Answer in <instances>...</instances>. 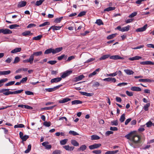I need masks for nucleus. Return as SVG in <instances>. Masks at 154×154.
Segmentation results:
<instances>
[{
  "label": "nucleus",
  "instance_id": "11",
  "mask_svg": "<svg viewBox=\"0 0 154 154\" xmlns=\"http://www.w3.org/2000/svg\"><path fill=\"white\" fill-rule=\"evenodd\" d=\"M33 34V33H31L30 31H26L22 33V35L25 36H26L27 35H32Z\"/></svg>",
  "mask_w": 154,
  "mask_h": 154
},
{
  "label": "nucleus",
  "instance_id": "25",
  "mask_svg": "<svg viewBox=\"0 0 154 154\" xmlns=\"http://www.w3.org/2000/svg\"><path fill=\"white\" fill-rule=\"evenodd\" d=\"M54 49L52 48H49L46 50L45 52V54H48L51 53L53 54Z\"/></svg>",
  "mask_w": 154,
  "mask_h": 154
},
{
  "label": "nucleus",
  "instance_id": "46",
  "mask_svg": "<svg viewBox=\"0 0 154 154\" xmlns=\"http://www.w3.org/2000/svg\"><path fill=\"white\" fill-rule=\"evenodd\" d=\"M69 133L70 134L73 135L74 136L78 135L79 134L76 132L73 131H69Z\"/></svg>",
  "mask_w": 154,
  "mask_h": 154
},
{
  "label": "nucleus",
  "instance_id": "42",
  "mask_svg": "<svg viewBox=\"0 0 154 154\" xmlns=\"http://www.w3.org/2000/svg\"><path fill=\"white\" fill-rule=\"evenodd\" d=\"M61 26H51V28H53V30H60L61 28Z\"/></svg>",
  "mask_w": 154,
  "mask_h": 154
},
{
  "label": "nucleus",
  "instance_id": "31",
  "mask_svg": "<svg viewBox=\"0 0 154 154\" xmlns=\"http://www.w3.org/2000/svg\"><path fill=\"white\" fill-rule=\"evenodd\" d=\"M71 143L75 146H78L79 145V143L75 140H72L71 141Z\"/></svg>",
  "mask_w": 154,
  "mask_h": 154
},
{
  "label": "nucleus",
  "instance_id": "24",
  "mask_svg": "<svg viewBox=\"0 0 154 154\" xmlns=\"http://www.w3.org/2000/svg\"><path fill=\"white\" fill-rule=\"evenodd\" d=\"M124 71L126 74L128 75H132L134 73V72L133 71L128 69H124Z\"/></svg>",
  "mask_w": 154,
  "mask_h": 154
},
{
  "label": "nucleus",
  "instance_id": "12",
  "mask_svg": "<svg viewBox=\"0 0 154 154\" xmlns=\"http://www.w3.org/2000/svg\"><path fill=\"white\" fill-rule=\"evenodd\" d=\"M131 90L134 91H141V89L139 87L133 86L131 87Z\"/></svg>",
  "mask_w": 154,
  "mask_h": 154
},
{
  "label": "nucleus",
  "instance_id": "58",
  "mask_svg": "<svg viewBox=\"0 0 154 154\" xmlns=\"http://www.w3.org/2000/svg\"><path fill=\"white\" fill-rule=\"evenodd\" d=\"M43 125L45 126L48 127L50 126L51 123L50 122H44Z\"/></svg>",
  "mask_w": 154,
  "mask_h": 154
},
{
  "label": "nucleus",
  "instance_id": "28",
  "mask_svg": "<svg viewBox=\"0 0 154 154\" xmlns=\"http://www.w3.org/2000/svg\"><path fill=\"white\" fill-rule=\"evenodd\" d=\"M82 103V101L79 100H75L72 101V105L81 104Z\"/></svg>",
  "mask_w": 154,
  "mask_h": 154
},
{
  "label": "nucleus",
  "instance_id": "22",
  "mask_svg": "<svg viewBox=\"0 0 154 154\" xmlns=\"http://www.w3.org/2000/svg\"><path fill=\"white\" fill-rule=\"evenodd\" d=\"M21 50V49L20 48H17L12 50L11 52V53L12 54L16 53L17 52L20 51Z\"/></svg>",
  "mask_w": 154,
  "mask_h": 154
},
{
  "label": "nucleus",
  "instance_id": "56",
  "mask_svg": "<svg viewBox=\"0 0 154 154\" xmlns=\"http://www.w3.org/2000/svg\"><path fill=\"white\" fill-rule=\"evenodd\" d=\"M50 24V23L48 22H44L43 23L39 25V27H41L43 26L47 25H49Z\"/></svg>",
  "mask_w": 154,
  "mask_h": 154
},
{
  "label": "nucleus",
  "instance_id": "62",
  "mask_svg": "<svg viewBox=\"0 0 154 154\" xmlns=\"http://www.w3.org/2000/svg\"><path fill=\"white\" fill-rule=\"evenodd\" d=\"M12 60V58L11 57H8L5 60V62L7 63H10Z\"/></svg>",
  "mask_w": 154,
  "mask_h": 154
},
{
  "label": "nucleus",
  "instance_id": "41",
  "mask_svg": "<svg viewBox=\"0 0 154 154\" xmlns=\"http://www.w3.org/2000/svg\"><path fill=\"white\" fill-rule=\"evenodd\" d=\"M116 34L115 33L112 34L111 35H109L107 37V39L108 40H109L112 39L116 36Z\"/></svg>",
  "mask_w": 154,
  "mask_h": 154
},
{
  "label": "nucleus",
  "instance_id": "50",
  "mask_svg": "<svg viewBox=\"0 0 154 154\" xmlns=\"http://www.w3.org/2000/svg\"><path fill=\"white\" fill-rule=\"evenodd\" d=\"M19 26V25L16 24H13L10 25L9 26V28L10 29H14L16 27H18Z\"/></svg>",
  "mask_w": 154,
  "mask_h": 154
},
{
  "label": "nucleus",
  "instance_id": "10",
  "mask_svg": "<svg viewBox=\"0 0 154 154\" xmlns=\"http://www.w3.org/2000/svg\"><path fill=\"white\" fill-rule=\"evenodd\" d=\"M103 80L105 81L109 82L111 81L114 83L115 82H116V79L114 78H108L104 79H103Z\"/></svg>",
  "mask_w": 154,
  "mask_h": 154
},
{
  "label": "nucleus",
  "instance_id": "52",
  "mask_svg": "<svg viewBox=\"0 0 154 154\" xmlns=\"http://www.w3.org/2000/svg\"><path fill=\"white\" fill-rule=\"evenodd\" d=\"M55 106V105H54V106H51L50 107H46L42 108V110H50L53 109V108H54Z\"/></svg>",
  "mask_w": 154,
  "mask_h": 154
},
{
  "label": "nucleus",
  "instance_id": "39",
  "mask_svg": "<svg viewBox=\"0 0 154 154\" xmlns=\"http://www.w3.org/2000/svg\"><path fill=\"white\" fill-rule=\"evenodd\" d=\"M115 8L114 7H109L104 9V11H109L114 10Z\"/></svg>",
  "mask_w": 154,
  "mask_h": 154
},
{
  "label": "nucleus",
  "instance_id": "7",
  "mask_svg": "<svg viewBox=\"0 0 154 154\" xmlns=\"http://www.w3.org/2000/svg\"><path fill=\"white\" fill-rule=\"evenodd\" d=\"M109 58L110 59L114 60H123L124 58L123 57H122L118 55H113L110 56Z\"/></svg>",
  "mask_w": 154,
  "mask_h": 154
},
{
  "label": "nucleus",
  "instance_id": "37",
  "mask_svg": "<svg viewBox=\"0 0 154 154\" xmlns=\"http://www.w3.org/2000/svg\"><path fill=\"white\" fill-rule=\"evenodd\" d=\"M92 87L97 88L100 85V83L97 82H93Z\"/></svg>",
  "mask_w": 154,
  "mask_h": 154
},
{
  "label": "nucleus",
  "instance_id": "17",
  "mask_svg": "<svg viewBox=\"0 0 154 154\" xmlns=\"http://www.w3.org/2000/svg\"><path fill=\"white\" fill-rule=\"evenodd\" d=\"M85 76L83 75H82L74 78V80L75 82H77L81 80Z\"/></svg>",
  "mask_w": 154,
  "mask_h": 154
},
{
  "label": "nucleus",
  "instance_id": "23",
  "mask_svg": "<svg viewBox=\"0 0 154 154\" xmlns=\"http://www.w3.org/2000/svg\"><path fill=\"white\" fill-rule=\"evenodd\" d=\"M12 33L11 31L8 29H3V34H8Z\"/></svg>",
  "mask_w": 154,
  "mask_h": 154
},
{
  "label": "nucleus",
  "instance_id": "45",
  "mask_svg": "<svg viewBox=\"0 0 154 154\" xmlns=\"http://www.w3.org/2000/svg\"><path fill=\"white\" fill-rule=\"evenodd\" d=\"M68 141L67 139H65L62 140H61L60 141V143L61 145H64Z\"/></svg>",
  "mask_w": 154,
  "mask_h": 154
},
{
  "label": "nucleus",
  "instance_id": "20",
  "mask_svg": "<svg viewBox=\"0 0 154 154\" xmlns=\"http://www.w3.org/2000/svg\"><path fill=\"white\" fill-rule=\"evenodd\" d=\"M100 68H98L95 71H94L92 73L90 74L89 75V77H92V76L95 75L98 72H99L100 70Z\"/></svg>",
  "mask_w": 154,
  "mask_h": 154
},
{
  "label": "nucleus",
  "instance_id": "59",
  "mask_svg": "<svg viewBox=\"0 0 154 154\" xmlns=\"http://www.w3.org/2000/svg\"><path fill=\"white\" fill-rule=\"evenodd\" d=\"M86 13V12L85 11H82L78 15V17H81L83 16H84L85 14Z\"/></svg>",
  "mask_w": 154,
  "mask_h": 154
},
{
  "label": "nucleus",
  "instance_id": "30",
  "mask_svg": "<svg viewBox=\"0 0 154 154\" xmlns=\"http://www.w3.org/2000/svg\"><path fill=\"white\" fill-rule=\"evenodd\" d=\"M109 54H105L101 57L99 59L100 60H104L110 57Z\"/></svg>",
  "mask_w": 154,
  "mask_h": 154
},
{
  "label": "nucleus",
  "instance_id": "61",
  "mask_svg": "<svg viewBox=\"0 0 154 154\" xmlns=\"http://www.w3.org/2000/svg\"><path fill=\"white\" fill-rule=\"evenodd\" d=\"M29 136L28 135H25L21 139L23 141H25L29 138Z\"/></svg>",
  "mask_w": 154,
  "mask_h": 154
},
{
  "label": "nucleus",
  "instance_id": "27",
  "mask_svg": "<svg viewBox=\"0 0 154 154\" xmlns=\"http://www.w3.org/2000/svg\"><path fill=\"white\" fill-rule=\"evenodd\" d=\"M11 72L10 70L0 71V75H7L10 74Z\"/></svg>",
  "mask_w": 154,
  "mask_h": 154
},
{
  "label": "nucleus",
  "instance_id": "63",
  "mask_svg": "<svg viewBox=\"0 0 154 154\" xmlns=\"http://www.w3.org/2000/svg\"><path fill=\"white\" fill-rule=\"evenodd\" d=\"M153 123L150 121H149L146 123V125L147 127H150L152 125Z\"/></svg>",
  "mask_w": 154,
  "mask_h": 154
},
{
  "label": "nucleus",
  "instance_id": "53",
  "mask_svg": "<svg viewBox=\"0 0 154 154\" xmlns=\"http://www.w3.org/2000/svg\"><path fill=\"white\" fill-rule=\"evenodd\" d=\"M86 149V146L85 145H83L80 146L79 149V150H82V151Z\"/></svg>",
  "mask_w": 154,
  "mask_h": 154
},
{
  "label": "nucleus",
  "instance_id": "14",
  "mask_svg": "<svg viewBox=\"0 0 154 154\" xmlns=\"http://www.w3.org/2000/svg\"><path fill=\"white\" fill-rule=\"evenodd\" d=\"M71 99L68 98H66L63 99L62 100H59V103H63L68 102L70 101Z\"/></svg>",
  "mask_w": 154,
  "mask_h": 154
},
{
  "label": "nucleus",
  "instance_id": "1",
  "mask_svg": "<svg viewBox=\"0 0 154 154\" xmlns=\"http://www.w3.org/2000/svg\"><path fill=\"white\" fill-rule=\"evenodd\" d=\"M125 137L129 140V145L134 148L139 147L140 146V137L137 134L136 131H133L125 135Z\"/></svg>",
  "mask_w": 154,
  "mask_h": 154
},
{
  "label": "nucleus",
  "instance_id": "44",
  "mask_svg": "<svg viewBox=\"0 0 154 154\" xmlns=\"http://www.w3.org/2000/svg\"><path fill=\"white\" fill-rule=\"evenodd\" d=\"M42 35H38L37 36L33 37L32 39L33 40H39L41 39V38L42 37Z\"/></svg>",
  "mask_w": 154,
  "mask_h": 154
},
{
  "label": "nucleus",
  "instance_id": "64",
  "mask_svg": "<svg viewBox=\"0 0 154 154\" xmlns=\"http://www.w3.org/2000/svg\"><path fill=\"white\" fill-rule=\"evenodd\" d=\"M92 152L96 154H100L101 153V151L100 150H94Z\"/></svg>",
  "mask_w": 154,
  "mask_h": 154
},
{
  "label": "nucleus",
  "instance_id": "33",
  "mask_svg": "<svg viewBox=\"0 0 154 154\" xmlns=\"http://www.w3.org/2000/svg\"><path fill=\"white\" fill-rule=\"evenodd\" d=\"M8 80V79L7 78H4L0 80V87L2 86L3 85V83L5 82Z\"/></svg>",
  "mask_w": 154,
  "mask_h": 154
},
{
  "label": "nucleus",
  "instance_id": "35",
  "mask_svg": "<svg viewBox=\"0 0 154 154\" xmlns=\"http://www.w3.org/2000/svg\"><path fill=\"white\" fill-rule=\"evenodd\" d=\"M139 82H151V80L148 79H140L139 80Z\"/></svg>",
  "mask_w": 154,
  "mask_h": 154
},
{
  "label": "nucleus",
  "instance_id": "29",
  "mask_svg": "<svg viewBox=\"0 0 154 154\" xmlns=\"http://www.w3.org/2000/svg\"><path fill=\"white\" fill-rule=\"evenodd\" d=\"M42 54V51H37L34 52L32 54L34 57L35 56L37 57L41 55Z\"/></svg>",
  "mask_w": 154,
  "mask_h": 154
},
{
  "label": "nucleus",
  "instance_id": "15",
  "mask_svg": "<svg viewBox=\"0 0 154 154\" xmlns=\"http://www.w3.org/2000/svg\"><path fill=\"white\" fill-rule=\"evenodd\" d=\"M63 148L68 151L72 150L74 148V147L70 146L68 145L63 146Z\"/></svg>",
  "mask_w": 154,
  "mask_h": 154
},
{
  "label": "nucleus",
  "instance_id": "36",
  "mask_svg": "<svg viewBox=\"0 0 154 154\" xmlns=\"http://www.w3.org/2000/svg\"><path fill=\"white\" fill-rule=\"evenodd\" d=\"M150 106V104L149 103H147L144 106L143 109L145 111H147L148 110V108Z\"/></svg>",
  "mask_w": 154,
  "mask_h": 154
},
{
  "label": "nucleus",
  "instance_id": "51",
  "mask_svg": "<svg viewBox=\"0 0 154 154\" xmlns=\"http://www.w3.org/2000/svg\"><path fill=\"white\" fill-rule=\"evenodd\" d=\"M31 148V145L29 144L28 146L27 149L25 151V153H28L30 151Z\"/></svg>",
  "mask_w": 154,
  "mask_h": 154
},
{
  "label": "nucleus",
  "instance_id": "3",
  "mask_svg": "<svg viewBox=\"0 0 154 154\" xmlns=\"http://www.w3.org/2000/svg\"><path fill=\"white\" fill-rule=\"evenodd\" d=\"M34 57L32 54L30 56L29 59L26 60H23V63H29L30 64H32L33 63V61L34 60Z\"/></svg>",
  "mask_w": 154,
  "mask_h": 154
},
{
  "label": "nucleus",
  "instance_id": "2",
  "mask_svg": "<svg viewBox=\"0 0 154 154\" xmlns=\"http://www.w3.org/2000/svg\"><path fill=\"white\" fill-rule=\"evenodd\" d=\"M130 27V26L129 25H128L127 26L123 27L122 28H121V26H118L116 27V29H118L119 31L124 32L128 31L129 30Z\"/></svg>",
  "mask_w": 154,
  "mask_h": 154
},
{
  "label": "nucleus",
  "instance_id": "8",
  "mask_svg": "<svg viewBox=\"0 0 154 154\" xmlns=\"http://www.w3.org/2000/svg\"><path fill=\"white\" fill-rule=\"evenodd\" d=\"M49 143L48 142H45L42 143L43 146H44L45 148L47 149H49L51 148V145L48 144Z\"/></svg>",
  "mask_w": 154,
  "mask_h": 154
},
{
  "label": "nucleus",
  "instance_id": "57",
  "mask_svg": "<svg viewBox=\"0 0 154 154\" xmlns=\"http://www.w3.org/2000/svg\"><path fill=\"white\" fill-rule=\"evenodd\" d=\"M20 61V58L18 57H16L14 59V63H16Z\"/></svg>",
  "mask_w": 154,
  "mask_h": 154
},
{
  "label": "nucleus",
  "instance_id": "47",
  "mask_svg": "<svg viewBox=\"0 0 154 154\" xmlns=\"http://www.w3.org/2000/svg\"><path fill=\"white\" fill-rule=\"evenodd\" d=\"M95 23L97 24V25H99V26L103 24V23L102 20L100 19L97 20L95 22Z\"/></svg>",
  "mask_w": 154,
  "mask_h": 154
},
{
  "label": "nucleus",
  "instance_id": "16",
  "mask_svg": "<svg viewBox=\"0 0 154 154\" xmlns=\"http://www.w3.org/2000/svg\"><path fill=\"white\" fill-rule=\"evenodd\" d=\"M61 78L60 77H57L52 79L51 80V83H56L60 82L61 80Z\"/></svg>",
  "mask_w": 154,
  "mask_h": 154
},
{
  "label": "nucleus",
  "instance_id": "19",
  "mask_svg": "<svg viewBox=\"0 0 154 154\" xmlns=\"http://www.w3.org/2000/svg\"><path fill=\"white\" fill-rule=\"evenodd\" d=\"M26 4V2L25 1H21L19 2L18 5V8H21L25 6Z\"/></svg>",
  "mask_w": 154,
  "mask_h": 154
},
{
  "label": "nucleus",
  "instance_id": "5",
  "mask_svg": "<svg viewBox=\"0 0 154 154\" xmlns=\"http://www.w3.org/2000/svg\"><path fill=\"white\" fill-rule=\"evenodd\" d=\"M61 86V85H60L54 87L53 88H46L45 90L46 91L49 92H52L58 89Z\"/></svg>",
  "mask_w": 154,
  "mask_h": 154
},
{
  "label": "nucleus",
  "instance_id": "40",
  "mask_svg": "<svg viewBox=\"0 0 154 154\" xmlns=\"http://www.w3.org/2000/svg\"><path fill=\"white\" fill-rule=\"evenodd\" d=\"M45 1V0H39L36 2L35 5L37 6H39L41 5L42 3Z\"/></svg>",
  "mask_w": 154,
  "mask_h": 154
},
{
  "label": "nucleus",
  "instance_id": "9",
  "mask_svg": "<svg viewBox=\"0 0 154 154\" xmlns=\"http://www.w3.org/2000/svg\"><path fill=\"white\" fill-rule=\"evenodd\" d=\"M147 26V24H145L143 27L137 29H136V31L137 32L144 31L146 29Z\"/></svg>",
  "mask_w": 154,
  "mask_h": 154
},
{
  "label": "nucleus",
  "instance_id": "34",
  "mask_svg": "<svg viewBox=\"0 0 154 154\" xmlns=\"http://www.w3.org/2000/svg\"><path fill=\"white\" fill-rule=\"evenodd\" d=\"M100 138V137L97 135H93L91 136V140H97Z\"/></svg>",
  "mask_w": 154,
  "mask_h": 154
},
{
  "label": "nucleus",
  "instance_id": "26",
  "mask_svg": "<svg viewBox=\"0 0 154 154\" xmlns=\"http://www.w3.org/2000/svg\"><path fill=\"white\" fill-rule=\"evenodd\" d=\"M63 49L62 47H59L55 48V49H54L53 51V54H55L57 53H58L61 51Z\"/></svg>",
  "mask_w": 154,
  "mask_h": 154
},
{
  "label": "nucleus",
  "instance_id": "4",
  "mask_svg": "<svg viewBox=\"0 0 154 154\" xmlns=\"http://www.w3.org/2000/svg\"><path fill=\"white\" fill-rule=\"evenodd\" d=\"M72 71L71 70H67L62 73V74L61 75L60 78L61 79L65 78L72 74Z\"/></svg>",
  "mask_w": 154,
  "mask_h": 154
},
{
  "label": "nucleus",
  "instance_id": "49",
  "mask_svg": "<svg viewBox=\"0 0 154 154\" xmlns=\"http://www.w3.org/2000/svg\"><path fill=\"white\" fill-rule=\"evenodd\" d=\"M24 127V125L23 124H19L14 125V128H22Z\"/></svg>",
  "mask_w": 154,
  "mask_h": 154
},
{
  "label": "nucleus",
  "instance_id": "60",
  "mask_svg": "<svg viewBox=\"0 0 154 154\" xmlns=\"http://www.w3.org/2000/svg\"><path fill=\"white\" fill-rule=\"evenodd\" d=\"M36 26V25L35 24L33 23H30L28 25V26H27V28H30L32 27H35Z\"/></svg>",
  "mask_w": 154,
  "mask_h": 154
},
{
  "label": "nucleus",
  "instance_id": "55",
  "mask_svg": "<svg viewBox=\"0 0 154 154\" xmlns=\"http://www.w3.org/2000/svg\"><path fill=\"white\" fill-rule=\"evenodd\" d=\"M137 14V12H134L132 13L130 15L128 16V17L129 18H133L136 16Z\"/></svg>",
  "mask_w": 154,
  "mask_h": 154
},
{
  "label": "nucleus",
  "instance_id": "48",
  "mask_svg": "<svg viewBox=\"0 0 154 154\" xmlns=\"http://www.w3.org/2000/svg\"><path fill=\"white\" fill-rule=\"evenodd\" d=\"M125 114H123L120 117V118L119 119V120L121 122H122L125 121Z\"/></svg>",
  "mask_w": 154,
  "mask_h": 154
},
{
  "label": "nucleus",
  "instance_id": "13",
  "mask_svg": "<svg viewBox=\"0 0 154 154\" xmlns=\"http://www.w3.org/2000/svg\"><path fill=\"white\" fill-rule=\"evenodd\" d=\"M140 64L141 65H154V62H152L150 61H143L140 62Z\"/></svg>",
  "mask_w": 154,
  "mask_h": 154
},
{
  "label": "nucleus",
  "instance_id": "18",
  "mask_svg": "<svg viewBox=\"0 0 154 154\" xmlns=\"http://www.w3.org/2000/svg\"><path fill=\"white\" fill-rule=\"evenodd\" d=\"M141 58V57L138 56H136L135 57L129 58L128 60L131 61H133L136 60H139Z\"/></svg>",
  "mask_w": 154,
  "mask_h": 154
},
{
  "label": "nucleus",
  "instance_id": "54",
  "mask_svg": "<svg viewBox=\"0 0 154 154\" xmlns=\"http://www.w3.org/2000/svg\"><path fill=\"white\" fill-rule=\"evenodd\" d=\"M63 18V17H61L59 18H57L55 19L54 22L55 23H58L60 22L62 19Z\"/></svg>",
  "mask_w": 154,
  "mask_h": 154
},
{
  "label": "nucleus",
  "instance_id": "38",
  "mask_svg": "<svg viewBox=\"0 0 154 154\" xmlns=\"http://www.w3.org/2000/svg\"><path fill=\"white\" fill-rule=\"evenodd\" d=\"M110 124L111 125L117 126L118 125V121L117 120L112 121Z\"/></svg>",
  "mask_w": 154,
  "mask_h": 154
},
{
  "label": "nucleus",
  "instance_id": "6",
  "mask_svg": "<svg viewBox=\"0 0 154 154\" xmlns=\"http://www.w3.org/2000/svg\"><path fill=\"white\" fill-rule=\"evenodd\" d=\"M101 144L95 143L93 145L89 146V147L90 149L92 150L95 149H97L99 148L101 146Z\"/></svg>",
  "mask_w": 154,
  "mask_h": 154
},
{
  "label": "nucleus",
  "instance_id": "32",
  "mask_svg": "<svg viewBox=\"0 0 154 154\" xmlns=\"http://www.w3.org/2000/svg\"><path fill=\"white\" fill-rule=\"evenodd\" d=\"M119 151L118 150L114 151H108L105 153V154H115Z\"/></svg>",
  "mask_w": 154,
  "mask_h": 154
},
{
  "label": "nucleus",
  "instance_id": "21",
  "mask_svg": "<svg viewBox=\"0 0 154 154\" xmlns=\"http://www.w3.org/2000/svg\"><path fill=\"white\" fill-rule=\"evenodd\" d=\"M100 68H98L95 71H94L92 73L90 74L89 75V77H92V76L95 75L98 72H99L100 70Z\"/></svg>",
  "mask_w": 154,
  "mask_h": 154
},
{
  "label": "nucleus",
  "instance_id": "43",
  "mask_svg": "<svg viewBox=\"0 0 154 154\" xmlns=\"http://www.w3.org/2000/svg\"><path fill=\"white\" fill-rule=\"evenodd\" d=\"M62 151L60 150L56 149L53 151L52 154H61Z\"/></svg>",
  "mask_w": 154,
  "mask_h": 154
}]
</instances>
